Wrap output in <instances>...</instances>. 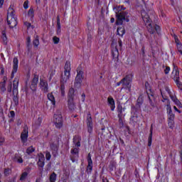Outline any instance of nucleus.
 Returning a JSON list of instances; mask_svg holds the SVG:
<instances>
[{
  "label": "nucleus",
  "instance_id": "obj_49",
  "mask_svg": "<svg viewBox=\"0 0 182 182\" xmlns=\"http://www.w3.org/2000/svg\"><path fill=\"white\" fill-rule=\"evenodd\" d=\"M161 95L164 100H162V102H166V100H167V96H166V94H164V92H163V91H161Z\"/></svg>",
  "mask_w": 182,
  "mask_h": 182
},
{
  "label": "nucleus",
  "instance_id": "obj_41",
  "mask_svg": "<svg viewBox=\"0 0 182 182\" xmlns=\"http://www.w3.org/2000/svg\"><path fill=\"white\" fill-rule=\"evenodd\" d=\"M123 117H118L119 127H123V126H124V124L123 123Z\"/></svg>",
  "mask_w": 182,
  "mask_h": 182
},
{
  "label": "nucleus",
  "instance_id": "obj_12",
  "mask_svg": "<svg viewBox=\"0 0 182 182\" xmlns=\"http://www.w3.org/2000/svg\"><path fill=\"white\" fill-rule=\"evenodd\" d=\"M87 126L88 133H92L93 132V121L92 119V116L90 115V114H87Z\"/></svg>",
  "mask_w": 182,
  "mask_h": 182
},
{
  "label": "nucleus",
  "instance_id": "obj_55",
  "mask_svg": "<svg viewBox=\"0 0 182 182\" xmlns=\"http://www.w3.org/2000/svg\"><path fill=\"white\" fill-rule=\"evenodd\" d=\"M37 123H38V126H41V123H42V118L38 117L37 119Z\"/></svg>",
  "mask_w": 182,
  "mask_h": 182
},
{
  "label": "nucleus",
  "instance_id": "obj_30",
  "mask_svg": "<svg viewBox=\"0 0 182 182\" xmlns=\"http://www.w3.org/2000/svg\"><path fill=\"white\" fill-rule=\"evenodd\" d=\"M92 170H93V162H88V165L87 166L86 172L88 174H90V173H92Z\"/></svg>",
  "mask_w": 182,
  "mask_h": 182
},
{
  "label": "nucleus",
  "instance_id": "obj_44",
  "mask_svg": "<svg viewBox=\"0 0 182 182\" xmlns=\"http://www.w3.org/2000/svg\"><path fill=\"white\" fill-rule=\"evenodd\" d=\"M60 92H61V95L65 96V85L63 84L60 85Z\"/></svg>",
  "mask_w": 182,
  "mask_h": 182
},
{
  "label": "nucleus",
  "instance_id": "obj_43",
  "mask_svg": "<svg viewBox=\"0 0 182 182\" xmlns=\"http://www.w3.org/2000/svg\"><path fill=\"white\" fill-rule=\"evenodd\" d=\"M52 157V155H50V152L46 151V159L48 161H49V160H50V158Z\"/></svg>",
  "mask_w": 182,
  "mask_h": 182
},
{
  "label": "nucleus",
  "instance_id": "obj_11",
  "mask_svg": "<svg viewBox=\"0 0 182 182\" xmlns=\"http://www.w3.org/2000/svg\"><path fill=\"white\" fill-rule=\"evenodd\" d=\"M38 161H37V165L39 167L40 171H43V167L45 166V155L40 153L38 154Z\"/></svg>",
  "mask_w": 182,
  "mask_h": 182
},
{
  "label": "nucleus",
  "instance_id": "obj_19",
  "mask_svg": "<svg viewBox=\"0 0 182 182\" xmlns=\"http://www.w3.org/2000/svg\"><path fill=\"white\" fill-rule=\"evenodd\" d=\"M153 141V124L151 125L150 128V134L148 137V146L150 147L151 146V143Z\"/></svg>",
  "mask_w": 182,
  "mask_h": 182
},
{
  "label": "nucleus",
  "instance_id": "obj_64",
  "mask_svg": "<svg viewBox=\"0 0 182 182\" xmlns=\"http://www.w3.org/2000/svg\"><path fill=\"white\" fill-rule=\"evenodd\" d=\"M9 173V169H5L4 174L6 176Z\"/></svg>",
  "mask_w": 182,
  "mask_h": 182
},
{
  "label": "nucleus",
  "instance_id": "obj_31",
  "mask_svg": "<svg viewBox=\"0 0 182 182\" xmlns=\"http://www.w3.org/2000/svg\"><path fill=\"white\" fill-rule=\"evenodd\" d=\"M58 175L55 172H53L49 177L50 182H56Z\"/></svg>",
  "mask_w": 182,
  "mask_h": 182
},
{
  "label": "nucleus",
  "instance_id": "obj_34",
  "mask_svg": "<svg viewBox=\"0 0 182 182\" xmlns=\"http://www.w3.org/2000/svg\"><path fill=\"white\" fill-rule=\"evenodd\" d=\"M33 151H35V148H33V146H29L28 148H27L26 153V154H32V153H33Z\"/></svg>",
  "mask_w": 182,
  "mask_h": 182
},
{
  "label": "nucleus",
  "instance_id": "obj_26",
  "mask_svg": "<svg viewBox=\"0 0 182 182\" xmlns=\"http://www.w3.org/2000/svg\"><path fill=\"white\" fill-rule=\"evenodd\" d=\"M171 99L175 103V105H176V106L182 107L181 102H180V100H178V99H177V97H176V95H173L172 97H171Z\"/></svg>",
  "mask_w": 182,
  "mask_h": 182
},
{
  "label": "nucleus",
  "instance_id": "obj_33",
  "mask_svg": "<svg viewBox=\"0 0 182 182\" xmlns=\"http://www.w3.org/2000/svg\"><path fill=\"white\" fill-rule=\"evenodd\" d=\"M117 32L119 36H123V35L125 33L124 28L122 27L118 28Z\"/></svg>",
  "mask_w": 182,
  "mask_h": 182
},
{
  "label": "nucleus",
  "instance_id": "obj_36",
  "mask_svg": "<svg viewBox=\"0 0 182 182\" xmlns=\"http://www.w3.org/2000/svg\"><path fill=\"white\" fill-rule=\"evenodd\" d=\"M165 90L166 92H167L170 97L174 96V95H173V92H171V91L170 90V87H168V86H165Z\"/></svg>",
  "mask_w": 182,
  "mask_h": 182
},
{
  "label": "nucleus",
  "instance_id": "obj_20",
  "mask_svg": "<svg viewBox=\"0 0 182 182\" xmlns=\"http://www.w3.org/2000/svg\"><path fill=\"white\" fill-rule=\"evenodd\" d=\"M112 53L113 59H119V49H117V46L112 48Z\"/></svg>",
  "mask_w": 182,
  "mask_h": 182
},
{
  "label": "nucleus",
  "instance_id": "obj_56",
  "mask_svg": "<svg viewBox=\"0 0 182 182\" xmlns=\"http://www.w3.org/2000/svg\"><path fill=\"white\" fill-rule=\"evenodd\" d=\"M0 86H3L1 87L2 92H5L6 89H5V85L4 83H1Z\"/></svg>",
  "mask_w": 182,
  "mask_h": 182
},
{
  "label": "nucleus",
  "instance_id": "obj_21",
  "mask_svg": "<svg viewBox=\"0 0 182 182\" xmlns=\"http://www.w3.org/2000/svg\"><path fill=\"white\" fill-rule=\"evenodd\" d=\"M68 99L75 100V89L73 87L70 88L68 91Z\"/></svg>",
  "mask_w": 182,
  "mask_h": 182
},
{
  "label": "nucleus",
  "instance_id": "obj_46",
  "mask_svg": "<svg viewBox=\"0 0 182 182\" xmlns=\"http://www.w3.org/2000/svg\"><path fill=\"white\" fill-rule=\"evenodd\" d=\"M60 41V39H59V38H58L56 36H54L53 38V43H55V45H58V43H59Z\"/></svg>",
  "mask_w": 182,
  "mask_h": 182
},
{
  "label": "nucleus",
  "instance_id": "obj_42",
  "mask_svg": "<svg viewBox=\"0 0 182 182\" xmlns=\"http://www.w3.org/2000/svg\"><path fill=\"white\" fill-rule=\"evenodd\" d=\"M168 124L170 129H173L174 127V120L168 119Z\"/></svg>",
  "mask_w": 182,
  "mask_h": 182
},
{
  "label": "nucleus",
  "instance_id": "obj_37",
  "mask_svg": "<svg viewBox=\"0 0 182 182\" xmlns=\"http://www.w3.org/2000/svg\"><path fill=\"white\" fill-rule=\"evenodd\" d=\"M167 114H173V109H171V105H167L166 107Z\"/></svg>",
  "mask_w": 182,
  "mask_h": 182
},
{
  "label": "nucleus",
  "instance_id": "obj_60",
  "mask_svg": "<svg viewBox=\"0 0 182 182\" xmlns=\"http://www.w3.org/2000/svg\"><path fill=\"white\" fill-rule=\"evenodd\" d=\"M174 39H175V42L176 43H178L179 41H178V37H177V36L174 35Z\"/></svg>",
  "mask_w": 182,
  "mask_h": 182
},
{
  "label": "nucleus",
  "instance_id": "obj_39",
  "mask_svg": "<svg viewBox=\"0 0 182 182\" xmlns=\"http://www.w3.org/2000/svg\"><path fill=\"white\" fill-rule=\"evenodd\" d=\"M31 173V168H26V171L23 172V178L25 180V177H27L28 175Z\"/></svg>",
  "mask_w": 182,
  "mask_h": 182
},
{
  "label": "nucleus",
  "instance_id": "obj_62",
  "mask_svg": "<svg viewBox=\"0 0 182 182\" xmlns=\"http://www.w3.org/2000/svg\"><path fill=\"white\" fill-rule=\"evenodd\" d=\"M121 85H123V80L122 79L119 82H117V86H120Z\"/></svg>",
  "mask_w": 182,
  "mask_h": 182
},
{
  "label": "nucleus",
  "instance_id": "obj_7",
  "mask_svg": "<svg viewBox=\"0 0 182 182\" xmlns=\"http://www.w3.org/2000/svg\"><path fill=\"white\" fill-rule=\"evenodd\" d=\"M83 80V71L80 68L77 69V75L75 79L74 87L79 89L82 86V82Z\"/></svg>",
  "mask_w": 182,
  "mask_h": 182
},
{
  "label": "nucleus",
  "instance_id": "obj_35",
  "mask_svg": "<svg viewBox=\"0 0 182 182\" xmlns=\"http://www.w3.org/2000/svg\"><path fill=\"white\" fill-rule=\"evenodd\" d=\"M33 45L36 48H38V46H39V37L38 36H36L35 40L33 41Z\"/></svg>",
  "mask_w": 182,
  "mask_h": 182
},
{
  "label": "nucleus",
  "instance_id": "obj_47",
  "mask_svg": "<svg viewBox=\"0 0 182 182\" xmlns=\"http://www.w3.org/2000/svg\"><path fill=\"white\" fill-rule=\"evenodd\" d=\"M26 45H27V47L28 48H31V37H28L26 38Z\"/></svg>",
  "mask_w": 182,
  "mask_h": 182
},
{
  "label": "nucleus",
  "instance_id": "obj_25",
  "mask_svg": "<svg viewBox=\"0 0 182 182\" xmlns=\"http://www.w3.org/2000/svg\"><path fill=\"white\" fill-rule=\"evenodd\" d=\"M28 126L25 125L23 128V143H25V141L28 140V136L29 133V132L28 131Z\"/></svg>",
  "mask_w": 182,
  "mask_h": 182
},
{
  "label": "nucleus",
  "instance_id": "obj_51",
  "mask_svg": "<svg viewBox=\"0 0 182 182\" xmlns=\"http://www.w3.org/2000/svg\"><path fill=\"white\" fill-rule=\"evenodd\" d=\"M9 117L14 119V117H15V112L11 111L10 113L9 114Z\"/></svg>",
  "mask_w": 182,
  "mask_h": 182
},
{
  "label": "nucleus",
  "instance_id": "obj_18",
  "mask_svg": "<svg viewBox=\"0 0 182 182\" xmlns=\"http://www.w3.org/2000/svg\"><path fill=\"white\" fill-rule=\"evenodd\" d=\"M142 19L145 23V25L147 26L149 23H151V20L150 19V16H148V14H141Z\"/></svg>",
  "mask_w": 182,
  "mask_h": 182
},
{
  "label": "nucleus",
  "instance_id": "obj_13",
  "mask_svg": "<svg viewBox=\"0 0 182 182\" xmlns=\"http://www.w3.org/2000/svg\"><path fill=\"white\" fill-rule=\"evenodd\" d=\"M40 88L44 93H48V81L44 79H40Z\"/></svg>",
  "mask_w": 182,
  "mask_h": 182
},
{
  "label": "nucleus",
  "instance_id": "obj_14",
  "mask_svg": "<svg viewBox=\"0 0 182 182\" xmlns=\"http://www.w3.org/2000/svg\"><path fill=\"white\" fill-rule=\"evenodd\" d=\"M107 103H108L109 106H110V109H111L112 112H113L114 110V109L116 108V105L114 103V99H113L112 97H108Z\"/></svg>",
  "mask_w": 182,
  "mask_h": 182
},
{
  "label": "nucleus",
  "instance_id": "obj_32",
  "mask_svg": "<svg viewBox=\"0 0 182 182\" xmlns=\"http://www.w3.org/2000/svg\"><path fill=\"white\" fill-rule=\"evenodd\" d=\"M14 161L17 163H22V156L19 154H16L14 157Z\"/></svg>",
  "mask_w": 182,
  "mask_h": 182
},
{
  "label": "nucleus",
  "instance_id": "obj_58",
  "mask_svg": "<svg viewBox=\"0 0 182 182\" xmlns=\"http://www.w3.org/2000/svg\"><path fill=\"white\" fill-rule=\"evenodd\" d=\"M174 39H175V42L176 43H178L179 41H178V37H177V36L174 35Z\"/></svg>",
  "mask_w": 182,
  "mask_h": 182
},
{
  "label": "nucleus",
  "instance_id": "obj_61",
  "mask_svg": "<svg viewBox=\"0 0 182 182\" xmlns=\"http://www.w3.org/2000/svg\"><path fill=\"white\" fill-rule=\"evenodd\" d=\"M173 109H174L175 112H177L179 114L181 113V111L178 109L177 107L173 106Z\"/></svg>",
  "mask_w": 182,
  "mask_h": 182
},
{
  "label": "nucleus",
  "instance_id": "obj_10",
  "mask_svg": "<svg viewBox=\"0 0 182 182\" xmlns=\"http://www.w3.org/2000/svg\"><path fill=\"white\" fill-rule=\"evenodd\" d=\"M147 31L149 32L151 35L154 34L156 32H160V27L157 24H154V23H149L146 26Z\"/></svg>",
  "mask_w": 182,
  "mask_h": 182
},
{
  "label": "nucleus",
  "instance_id": "obj_22",
  "mask_svg": "<svg viewBox=\"0 0 182 182\" xmlns=\"http://www.w3.org/2000/svg\"><path fill=\"white\" fill-rule=\"evenodd\" d=\"M18 70V58H14V66H13V71H12V76L16 73Z\"/></svg>",
  "mask_w": 182,
  "mask_h": 182
},
{
  "label": "nucleus",
  "instance_id": "obj_38",
  "mask_svg": "<svg viewBox=\"0 0 182 182\" xmlns=\"http://www.w3.org/2000/svg\"><path fill=\"white\" fill-rule=\"evenodd\" d=\"M1 38L4 41V43H6L7 41H8V38H6V33L5 31H2V36Z\"/></svg>",
  "mask_w": 182,
  "mask_h": 182
},
{
  "label": "nucleus",
  "instance_id": "obj_52",
  "mask_svg": "<svg viewBox=\"0 0 182 182\" xmlns=\"http://www.w3.org/2000/svg\"><path fill=\"white\" fill-rule=\"evenodd\" d=\"M24 25H25L26 26H27V29H29V28H33V26H32V25H31V23L25 22V23H24Z\"/></svg>",
  "mask_w": 182,
  "mask_h": 182
},
{
  "label": "nucleus",
  "instance_id": "obj_5",
  "mask_svg": "<svg viewBox=\"0 0 182 182\" xmlns=\"http://www.w3.org/2000/svg\"><path fill=\"white\" fill-rule=\"evenodd\" d=\"M64 75H62L60 79L61 85H65L66 82L70 79V62L67 61L64 66Z\"/></svg>",
  "mask_w": 182,
  "mask_h": 182
},
{
  "label": "nucleus",
  "instance_id": "obj_17",
  "mask_svg": "<svg viewBox=\"0 0 182 182\" xmlns=\"http://www.w3.org/2000/svg\"><path fill=\"white\" fill-rule=\"evenodd\" d=\"M50 149L53 151V156H56V154H58V150L59 149V145H58L57 144H51L50 146Z\"/></svg>",
  "mask_w": 182,
  "mask_h": 182
},
{
  "label": "nucleus",
  "instance_id": "obj_28",
  "mask_svg": "<svg viewBox=\"0 0 182 182\" xmlns=\"http://www.w3.org/2000/svg\"><path fill=\"white\" fill-rule=\"evenodd\" d=\"M48 100H50L53 106H55L56 105V101L55 100V97L53 96V94L52 93H48Z\"/></svg>",
  "mask_w": 182,
  "mask_h": 182
},
{
  "label": "nucleus",
  "instance_id": "obj_15",
  "mask_svg": "<svg viewBox=\"0 0 182 182\" xmlns=\"http://www.w3.org/2000/svg\"><path fill=\"white\" fill-rule=\"evenodd\" d=\"M75 100H72V99H68V108L70 109V110H71V112H73V110H75V109H76V105H75Z\"/></svg>",
  "mask_w": 182,
  "mask_h": 182
},
{
  "label": "nucleus",
  "instance_id": "obj_8",
  "mask_svg": "<svg viewBox=\"0 0 182 182\" xmlns=\"http://www.w3.org/2000/svg\"><path fill=\"white\" fill-rule=\"evenodd\" d=\"M54 124L57 129H60L63 126V119L62 114H54Z\"/></svg>",
  "mask_w": 182,
  "mask_h": 182
},
{
  "label": "nucleus",
  "instance_id": "obj_57",
  "mask_svg": "<svg viewBox=\"0 0 182 182\" xmlns=\"http://www.w3.org/2000/svg\"><path fill=\"white\" fill-rule=\"evenodd\" d=\"M118 43H119V48H122V46H123V42L122 41V40L119 39L118 41Z\"/></svg>",
  "mask_w": 182,
  "mask_h": 182
},
{
  "label": "nucleus",
  "instance_id": "obj_59",
  "mask_svg": "<svg viewBox=\"0 0 182 182\" xmlns=\"http://www.w3.org/2000/svg\"><path fill=\"white\" fill-rule=\"evenodd\" d=\"M174 39H175V42L176 43H178L179 41H178V37H177V36L174 35Z\"/></svg>",
  "mask_w": 182,
  "mask_h": 182
},
{
  "label": "nucleus",
  "instance_id": "obj_63",
  "mask_svg": "<svg viewBox=\"0 0 182 182\" xmlns=\"http://www.w3.org/2000/svg\"><path fill=\"white\" fill-rule=\"evenodd\" d=\"M4 0H0V8H2V5H4Z\"/></svg>",
  "mask_w": 182,
  "mask_h": 182
},
{
  "label": "nucleus",
  "instance_id": "obj_9",
  "mask_svg": "<svg viewBox=\"0 0 182 182\" xmlns=\"http://www.w3.org/2000/svg\"><path fill=\"white\" fill-rule=\"evenodd\" d=\"M132 80L130 79L129 75H127L125 77L122 79V88L126 89L130 92V89L132 88Z\"/></svg>",
  "mask_w": 182,
  "mask_h": 182
},
{
  "label": "nucleus",
  "instance_id": "obj_40",
  "mask_svg": "<svg viewBox=\"0 0 182 182\" xmlns=\"http://www.w3.org/2000/svg\"><path fill=\"white\" fill-rule=\"evenodd\" d=\"M162 68H165V69L164 70V72L165 73V75H168V73H170V67L168 66H165L164 65L162 66Z\"/></svg>",
  "mask_w": 182,
  "mask_h": 182
},
{
  "label": "nucleus",
  "instance_id": "obj_45",
  "mask_svg": "<svg viewBox=\"0 0 182 182\" xmlns=\"http://www.w3.org/2000/svg\"><path fill=\"white\" fill-rule=\"evenodd\" d=\"M174 119H176V114H168V120H174Z\"/></svg>",
  "mask_w": 182,
  "mask_h": 182
},
{
  "label": "nucleus",
  "instance_id": "obj_1",
  "mask_svg": "<svg viewBox=\"0 0 182 182\" xmlns=\"http://www.w3.org/2000/svg\"><path fill=\"white\" fill-rule=\"evenodd\" d=\"M126 8L123 6H117L114 7L116 14V25H123V21L129 22L130 14L125 11Z\"/></svg>",
  "mask_w": 182,
  "mask_h": 182
},
{
  "label": "nucleus",
  "instance_id": "obj_4",
  "mask_svg": "<svg viewBox=\"0 0 182 182\" xmlns=\"http://www.w3.org/2000/svg\"><path fill=\"white\" fill-rule=\"evenodd\" d=\"M7 23L10 28H15L18 25V19L15 15V11L12 8H9L8 10Z\"/></svg>",
  "mask_w": 182,
  "mask_h": 182
},
{
  "label": "nucleus",
  "instance_id": "obj_2",
  "mask_svg": "<svg viewBox=\"0 0 182 182\" xmlns=\"http://www.w3.org/2000/svg\"><path fill=\"white\" fill-rule=\"evenodd\" d=\"M73 144H75V148L71 149L70 159L73 163L77 161L79 159V148L80 147V141H82V137L79 135H75L73 137Z\"/></svg>",
  "mask_w": 182,
  "mask_h": 182
},
{
  "label": "nucleus",
  "instance_id": "obj_27",
  "mask_svg": "<svg viewBox=\"0 0 182 182\" xmlns=\"http://www.w3.org/2000/svg\"><path fill=\"white\" fill-rule=\"evenodd\" d=\"M61 27H60V17L57 16V35H60Z\"/></svg>",
  "mask_w": 182,
  "mask_h": 182
},
{
  "label": "nucleus",
  "instance_id": "obj_23",
  "mask_svg": "<svg viewBox=\"0 0 182 182\" xmlns=\"http://www.w3.org/2000/svg\"><path fill=\"white\" fill-rule=\"evenodd\" d=\"M123 112H124V109H123V107L122 105L117 106V117H124V114H123Z\"/></svg>",
  "mask_w": 182,
  "mask_h": 182
},
{
  "label": "nucleus",
  "instance_id": "obj_50",
  "mask_svg": "<svg viewBox=\"0 0 182 182\" xmlns=\"http://www.w3.org/2000/svg\"><path fill=\"white\" fill-rule=\"evenodd\" d=\"M4 141H5V138H4V136H2V135L0 134V146H2Z\"/></svg>",
  "mask_w": 182,
  "mask_h": 182
},
{
  "label": "nucleus",
  "instance_id": "obj_16",
  "mask_svg": "<svg viewBox=\"0 0 182 182\" xmlns=\"http://www.w3.org/2000/svg\"><path fill=\"white\" fill-rule=\"evenodd\" d=\"M148 99L149 101V104L152 107H155L156 106V98L153 94L148 95Z\"/></svg>",
  "mask_w": 182,
  "mask_h": 182
},
{
  "label": "nucleus",
  "instance_id": "obj_53",
  "mask_svg": "<svg viewBox=\"0 0 182 182\" xmlns=\"http://www.w3.org/2000/svg\"><path fill=\"white\" fill-rule=\"evenodd\" d=\"M87 163H93V161H92V155H90V154H88Z\"/></svg>",
  "mask_w": 182,
  "mask_h": 182
},
{
  "label": "nucleus",
  "instance_id": "obj_6",
  "mask_svg": "<svg viewBox=\"0 0 182 182\" xmlns=\"http://www.w3.org/2000/svg\"><path fill=\"white\" fill-rule=\"evenodd\" d=\"M172 75L173 76V80L175 83H176V86L180 90H182V84L181 82H180V72L178 71V68L176 65H173Z\"/></svg>",
  "mask_w": 182,
  "mask_h": 182
},
{
  "label": "nucleus",
  "instance_id": "obj_54",
  "mask_svg": "<svg viewBox=\"0 0 182 182\" xmlns=\"http://www.w3.org/2000/svg\"><path fill=\"white\" fill-rule=\"evenodd\" d=\"M81 100L82 102H85V100L86 98V95H85V93H82V95H81Z\"/></svg>",
  "mask_w": 182,
  "mask_h": 182
},
{
  "label": "nucleus",
  "instance_id": "obj_48",
  "mask_svg": "<svg viewBox=\"0 0 182 182\" xmlns=\"http://www.w3.org/2000/svg\"><path fill=\"white\" fill-rule=\"evenodd\" d=\"M23 8L24 9H28V8H29V1L27 0L23 3Z\"/></svg>",
  "mask_w": 182,
  "mask_h": 182
},
{
  "label": "nucleus",
  "instance_id": "obj_3",
  "mask_svg": "<svg viewBox=\"0 0 182 182\" xmlns=\"http://www.w3.org/2000/svg\"><path fill=\"white\" fill-rule=\"evenodd\" d=\"M29 79H31V72L28 71L26 77V92H28V87H30L32 92H36V89H38V83L39 82V75L35 74L31 82L28 84Z\"/></svg>",
  "mask_w": 182,
  "mask_h": 182
},
{
  "label": "nucleus",
  "instance_id": "obj_24",
  "mask_svg": "<svg viewBox=\"0 0 182 182\" xmlns=\"http://www.w3.org/2000/svg\"><path fill=\"white\" fill-rule=\"evenodd\" d=\"M144 102V100L143 99V96L140 95L136 100V107L140 109Z\"/></svg>",
  "mask_w": 182,
  "mask_h": 182
},
{
  "label": "nucleus",
  "instance_id": "obj_29",
  "mask_svg": "<svg viewBox=\"0 0 182 182\" xmlns=\"http://www.w3.org/2000/svg\"><path fill=\"white\" fill-rule=\"evenodd\" d=\"M34 14H35V11L33 10V7L32 6L30 7L27 14V16H28L31 18V21L33 19Z\"/></svg>",
  "mask_w": 182,
  "mask_h": 182
}]
</instances>
